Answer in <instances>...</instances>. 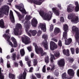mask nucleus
Listing matches in <instances>:
<instances>
[{"label": "nucleus", "instance_id": "9b49d317", "mask_svg": "<svg viewBox=\"0 0 79 79\" xmlns=\"http://www.w3.org/2000/svg\"><path fill=\"white\" fill-rule=\"evenodd\" d=\"M38 27V28H40L41 30L43 31L44 32L46 31V25L45 24L40 23Z\"/></svg>", "mask_w": 79, "mask_h": 79}, {"label": "nucleus", "instance_id": "a18cd8bd", "mask_svg": "<svg viewBox=\"0 0 79 79\" xmlns=\"http://www.w3.org/2000/svg\"><path fill=\"white\" fill-rule=\"evenodd\" d=\"M31 19V15L26 16V20H27V21H29V20H30V19Z\"/></svg>", "mask_w": 79, "mask_h": 79}, {"label": "nucleus", "instance_id": "dca6fc26", "mask_svg": "<svg viewBox=\"0 0 79 79\" xmlns=\"http://www.w3.org/2000/svg\"><path fill=\"white\" fill-rule=\"evenodd\" d=\"M52 11L54 13H55L56 15L58 16L60 15V11L58 10H57L56 7H53L52 9Z\"/></svg>", "mask_w": 79, "mask_h": 79}, {"label": "nucleus", "instance_id": "79ce46f5", "mask_svg": "<svg viewBox=\"0 0 79 79\" xmlns=\"http://www.w3.org/2000/svg\"><path fill=\"white\" fill-rule=\"evenodd\" d=\"M54 55L55 57H58V58H59V56H60V52H56L54 53Z\"/></svg>", "mask_w": 79, "mask_h": 79}, {"label": "nucleus", "instance_id": "bf43d9fd", "mask_svg": "<svg viewBox=\"0 0 79 79\" xmlns=\"http://www.w3.org/2000/svg\"><path fill=\"white\" fill-rule=\"evenodd\" d=\"M27 49L29 52H31L32 49H31V47H27Z\"/></svg>", "mask_w": 79, "mask_h": 79}, {"label": "nucleus", "instance_id": "338daca9", "mask_svg": "<svg viewBox=\"0 0 79 79\" xmlns=\"http://www.w3.org/2000/svg\"><path fill=\"white\" fill-rule=\"evenodd\" d=\"M77 75L78 77H79V69H78L77 71Z\"/></svg>", "mask_w": 79, "mask_h": 79}, {"label": "nucleus", "instance_id": "5fc2aeb1", "mask_svg": "<svg viewBox=\"0 0 79 79\" xmlns=\"http://www.w3.org/2000/svg\"><path fill=\"white\" fill-rule=\"evenodd\" d=\"M41 34H42V31H41L40 30H39L37 33L38 36H40Z\"/></svg>", "mask_w": 79, "mask_h": 79}, {"label": "nucleus", "instance_id": "37998d69", "mask_svg": "<svg viewBox=\"0 0 79 79\" xmlns=\"http://www.w3.org/2000/svg\"><path fill=\"white\" fill-rule=\"evenodd\" d=\"M16 53H13L12 54V58L13 59V60H14L15 61L16 60Z\"/></svg>", "mask_w": 79, "mask_h": 79}, {"label": "nucleus", "instance_id": "9d476101", "mask_svg": "<svg viewBox=\"0 0 79 79\" xmlns=\"http://www.w3.org/2000/svg\"><path fill=\"white\" fill-rule=\"evenodd\" d=\"M74 6L72 4H70L67 7V10L68 13H71L74 11Z\"/></svg>", "mask_w": 79, "mask_h": 79}, {"label": "nucleus", "instance_id": "4be33fe9", "mask_svg": "<svg viewBox=\"0 0 79 79\" xmlns=\"http://www.w3.org/2000/svg\"><path fill=\"white\" fill-rule=\"evenodd\" d=\"M14 10L16 13L17 14V15L19 18V19H23V18H24V16L21 15V14L20 13H19V12L17 11L16 10Z\"/></svg>", "mask_w": 79, "mask_h": 79}, {"label": "nucleus", "instance_id": "7c9ffc66", "mask_svg": "<svg viewBox=\"0 0 79 79\" xmlns=\"http://www.w3.org/2000/svg\"><path fill=\"white\" fill-rule=\"evenodd\" d=\"M54 69H55V65L54 64L51 65V69H50V67H48L47 68V70L48 71H49V70H50V71H53Z\"/></svg>", "mask_w": 79, "mask_h": 79}, {"label": "nucleus", "instance_id": "052dcab7", "mask_svg": "<svg viewBox=\"0 0 79 79\" xmlns=\"http://www.w3.org/2000/svg\"><path fill=\"white\" fill-rule=\"evenodd\" d=\"M57 6L59 8L60 10H61V4H58L57 5Z\"/></svg>", "mask_w": 79, "mask_h": 79}, {"label": "nucleus", "instance_id": "de8ad7c7", "mask_svg": "<svg viewBox=\"0 0 79 79\" xmlns=\"http://www.w3.org/2000/svg\"><path fill=\"white\" fill-rule=\"evenodd\" d=\"M12 18H11V21L12 23H14L15 22V18L14 16L11 17Z\"/></svg>", "mask_w": 79, "mask_h": 79}, {"label": "nucleus", "instance_id": "58836bf2", "mask_svg": "<svg viewBox=\"0 0 79 79\" xmlns=\"http://www.w3.org/2000/svg\"><path fill=\"white\" fill-rule=\"evenodd\" d=\"M33 65L34 66H35L37 64V60L35 59L33 60Z\"/></svg>", "mask_w": 79, "mask_h": 79}, {"label": "nucleus", "instance_id": "c85d7f7f", "mask_svg": "<svg viewBox=\"0 0 79 79\" xmlns=\"http://www.w3.org/2000/svg\"><path fill=\"white\" fill-rule=\"evenodd\" d=\"M9 77L10 79H15V75L11 73L9 74Z\"/></svg>", "mask_w": 79, "mask_h": 79}, {"label": "nucleus", "instance_id": "09e8293b", "mask_svg": "<svg viewBox=\"0 0 79 79\" xmlns=\"http://www.w3.org/2000/svg\"><path fill=\"white\" fill-rule=\"evenodd\" d=\"M75 52L76 54H78L79 53V48H77L75 49Z\"/></svg>", "mask_w": 79, "mask_h": 79}, {"label": "nucleus", "instance_id": "393cba45", "mask_svg": "<svg viewBox=\"0 0 79 79\" xmlns=\"http://www.w3.org/2000/svg\"><path fill=\"white\" fill-rule=\"evenodd\" d=\"M0 27L1 28H4L5 27L4 21L3 19H1L0 20Z\"/></svg>", "mask_w": 79, "mask_h": 79}, {"label": "nucleus", "instance_id": "680f3d73", "mask_svg": "<svg viewBox=\"0 0 79 79\" xmlns=\"http://www.w3.org/2000/svg\"><path fill=\"white\" fill-rule=\"evenodd\" d=\"M9 44L12 47H13V43H12L11 41H10V42H9Z\"/></svg>", "mask_w": 79, "mask_h": 79}, {"label": "nucleus", "instance_id": "2eb2a0df", "mask_svg": "<svg viewBox=\"0 0 79 79\" xmlns=\"http://www.w3.org/2000/svg\"><path fill=\"white\" fill-rule=\"evenodd\" d=\"M15 7L17 9H18L20 11L22 12V13H24V14H25V15H26L27 14V12L26 11V10H25V9H21L22 7L20 6H18L17 5L15 6Z\"/></svg>", "mask_w": 79, "mask_h": 79}, {"label": "nucleus", "instance_id": "a878e982", "mask_svg": "<svg viewBox=\"0 0 79 79\" xmlns=\"http://www.w3.org/2000/svg\"><path fill=\"white\" fill-rule=\"evenodd\" d=\"M29 32L32 34V36H35L37 32L35 30H30L29 31Z\"/></svg>", "mask_w": 79, "mask_h": 79}, {"label": "nucleus", "instance_id": "e433bc0d", "mask_svg": "<svg viewBox=\"0 0 79 79\" xmlns=\"http://www.w3.org/2000/svg\"><path fill=\"white\" fill-rule=\"evenodd\" d=\"M70 51L72 55H74L75 53V50L74 48H70Z\"/></svg>", "mask_w": 79, "mask_h": 79}, {"label": "nucleus", "instance_id": "f704fd0d", "mask_svg": "<svg viewBox=\"0 0 79 79\" xmlns=\"http://www.w3.org/2000/svg\"><path fill=\"white\" fill-rule=\"evenodd\" d=\"M20 52L21 56H23L25 54V52H24V50L23 49H22L20 50Z\"/></svg>", "mask_w": 79, "mask_h": 79}, {"label": "nucleus", "instance_id": "412c9836", "mask_svg": "<svg viewBox=\"0 0 79 79\" xmlns=\"http://www.w3.org/2000/svg\"><path fill=\"white\" fill-rule=\"evenodd\" d=\"M15 29L21 31L22 29V26L19 23H17L15 26Z\"/></svg>", "mask_w": 79, "mask_h": 79}, {"label": "nucleus", "instance_id": "6e6552de", "mask_svg": "<svg viewBox=\"0 0 79 79\" xmlns=\"http://www.w3.org/2000/svg\"><path fill=\"white\" fill-rule=\"evenodd\" d=\"M27 72V70L26 69H25L23 75L22 74H20L19 76L18 77V79H23H23H26Z\"/></svg>", "mask_w": 79, "mask_h": 79}, {"label": "nucleus", "instance_id": "603ef678", "mask_svg": "<svg viewBox=\"0 0 79 79\" xmlns=\"http://www.w3.org/2000/svg\"><path fill=\"white\" fill-rule=\"evenodd\" d=\"M53 30V25L51 24L50 26V31H52Z\"/></svg>", "mask_w": 79, "mask_h": 79}, {"label": "nucleus", "instance_id": "e2e57ef3", "mask_svg": "<svg viewBox=\"0 0 79 79\" xmlns=\"http://www.w3.org/2000/svg\"><path fill=\"white\" fill-rule=\"evenodd\" d=\"M32 70H33V68L31 67L30 69L29 72L30 73H32Z\"/></svg>", "mask_w": 79, "mask_h": 79}, {"label": "nucleus", "instance_id": "b1692460", "mask_svg": "<svg viewBox=\"0 0 79 79\" xmlns=\"http://www.w3.org/2000/svg\"><path fill=\"white\" fill-rule=\"evenodd\" d=\"M65 45H69L72 42V39L69 38L67 39V41L66 40H65Z\"/></svg>", "mask_w": 79, "mask_h": 79}, {"label": "nucleus", "instance_id": "f257e3e1", "mask_svg": "<svg viewBox=\"0 0 79 79\" xmlns=\"http://www.w3.org/2000/svg\"><path fill=\"white\" fill-rule=\"evenodd\" d=\"M0 10V17H3V14L8 16L9 13V10L10 8L9 6L7 5H4L2 6Z\"/></svg>", "mask_w": 79, "mask_h": 79}, {"label": "nucleus", "instance_id": "13d9d810", "mask_svg": "<svg viewBox=\"0 0 79 79\" xmlns=\"http://www.w3.org/2000/svg\"><path fill=\"white\" fill-rule=\"evenodd\" d=\"M19 63L20 64V66H21V67H23V62L22 61H20L19 62Z\"/></svg>", "mask_w": 79, "mask_h": 79}, {"label": "nucleus", "instance_id": "cd10ccee", "mask_svg": "<svg viewBox=\"0 0 79 79\" xmlns=\"http://www.w3.org/2000/svg\"><path fill=\"white\" fill-rule=\"evenodd\" d=\"M33 45L34 46H35L36 53H38V49L39 48V47H38L37 45V44L35 43H33Z\"/></svg>", "mask_w": 79, "mask_h": 79}, {"label": "nucleus", "instance_id": "aec40b11", "mask_svg": "<svg viewBox=\"0 0 79 79\" xmlns=\"http://www.w3.org/2000/svg\"><path fill=\"white\" fill-rule=\"evenodd\" d=\"M61 31L60 30V28L56 27L55 28L54 31V35H57Z\"/></svg>", "mask_w": 79, "mask_h": 79}, {"label": "nucleus", "instance_id": "4468645a", "mask_svg": "<svg viewBox=\"0 0 79 79\" xmlns=\"http://www.w3.org/2000/svg\"><path fill=\"white\" fill-rule=\"evenodd\" d=\"M39 52H40V55L41 56H43L44 55H46L47 53L45 52L43 50V49L42 48H39L38 49V53H36L37 54H39Z\"/></svg>", "mask_w": 79, "mask_h": 79}, {"label": "nucleus", "instance_id": "f3484780", "mask_svg": "<svg viewBox=\"0 0 79 79\" xmlns=\"http://www.w3.org/2000/svg\"><path fill=\"white\" fill-rule=\"evenodd\" d=\"M67 73L69 76H74V72L72 69H69L68 70Z\"/></svg>", "mask_w": 79, "mask_h": 79}, {"label": "nucleus", "instance_id": "f8f14e48", "mask_svg": "<svg viewBox=\"0 0 79 79\" xmlns=\"http://www.w3.org/2000/svg\"><path fill=\"white\" fill-rule=\"evenodd\" d=\"M58 65L60 67L63 68L65 64V62H64V59H62L60 60L58 62Z\"/></svg>", "mask_w": 79, "mask_h": 79}, {"label": "nucleus", "instance_id": "1a4fd4ad", "mask_svg": "<svg viewBox=\"0 0 79 79\" xmlns=\"http://www.w3.org/2000/svg\"><path fill=\"white\" fill-rule=\"evenodd\" d=\"M57 48H58V45L56 43L53 41L50 42V49L51 50H54Z\"/></svg>", "mask_w": 79, "mask_h": 79}, {"label": "nucleus", "instance_id": "49530a36", "mask_svg": "<svg viewBox=\"0 0 79 79\" xmlns=\"http://www.w3.org/2000/svg\"><path fill=\"white\" fill-rule=\"evenodd\" d=\"M58 45L60 47H62V43H61V40H59Z\"/></svg>", "mask_w": 79, "mask_h": 79}, {"label": "nucleus", "instance_id": "69168bd1", "mask_svg": "<svg viewBox=\"0 0 79 79\" xmlns=\"http://www.w3.org/2000/svg\"><path fill=\"white\" fill-rule=\"evenodd\" d=\"M52 39V40H53L54 41V42H58V40H57V39H56V38H53Z\"/></svg>", "mask_w": 79, "mask_h": 79}, {"label": "nucleus", "instance_id": "3c124183", "mask_svg": "<svg viewBox=\"0 0 79 79\" xmlns=\"http://www.w3.org/2000/svg\"><path fill=\"white\" fill-rule=\"evenodd\" d=\"M42 71L43 73H45L46 72V69H45V65H44Z\"/></svg>", "mask_w": 79, "mask_h": 79}, {"label": "nucleus", "instance_id": "bb28decb", "mask_svg": "<svg viewBox=\"0 0 79 79\" xmlns=\"http://www.w3.org/2000/svg\"><path fill=\"white\" fill-rule=\"evenodd\" d=\"M3 36L6 38V39H7V41L8 42H10V36L9 35H8L6 34H4L3 35Z\"/></svg>", "mask_w": 79, "mask_h": 79}, {"label": "nucleus", "instance_id": "ddd939ff", "mask_svg": "<svg viewBox=\"0 0 79 79\" xmlns=\"http://www.w3.org/2000/svg\"><path fill=\"white\" fill-rule=\"evenodd\" d=\"M38 23V22L37 19L35 18H33V19L31 20V24L34 27H36Z\"/></svg>", "mask_w": 79, "mask_h": 79}, {"label": "nucleus", "instance_id": "72a5a7b5", "mask_svg": "<svg viewBox=\"0 0 79 79\" xmlns=\"http://www.w3.org/2000/svg\"><path fill=\"white\" fill-rule=\"evenodd\" d=\"M44 61L46 64H48L49 63V57L47 56L45 58Z\"/></svg>", "mask_w": 79, "mask_h": 79}, {"label": "nucleus", "instance_id": "4d7b16f0", "mask_svg": "<svg viewBox=\"0 0 79 79\" xmlns=\"http://www.w3.org/2000/svg\"><path fill=\"white\" fill-rule=\"evenodd\" d=\"M64 18L63 17H60V21H61V22L62 23H63L64 22Z\"/></svg>", "mask_w": 79, "mask_h": 79}, {"label": "nucleus", "instance_id": "4c0bfd02", "mask_svg": "<svg viewBox=\"0 0 79 79\" xmlns=\"http://www.w3.org/2000/svg\"><path fill=\"white\" fill-rule=\"evenodd\" d=\"M62 79H67V77H66V72L62 74Z\"/></svg>", "mask_w": 79, "mask_h": 79}, {"label": "nucleus", "instance_id": "864d4df0", "mask_svg": "<svg viewBox=\"0 0 79 79\" xmlns=\"http://www.w3.org/2000/svg\"><path fill=\"white\" fill-rule=\"evenodd\" d=\"M14 64L15 67H18V63H17L16 62H14Z\"/></svg>", "mask_w": 79, "mask_h": 79}, {"label": "nucleus", "instance_id": "774afa93", "mask_svg": "<svg viewBox=\"0 0 79 79\" xmlns=\"http://www.w3.org/2000/svg\"><path fill=\"white\" fill-rule=\"evenodd\" d=\"M31 58H33V57H34V53L31 52Z\"/></svg>", "mask_w": 79, "mask_h": 79}, {"label": "nucleus", "instance_id": "c03bdc74", "mask_svg": "<svg viewBox=\"0 0 79 79\" xmlns=\"http://www.w3.org/2000/svg\"><path fill=\"white\" fill-rule=\"evenodd\" d=\"M69 61L70 63H73V61H74V59L73 58H70L69 59Z\"/></svg>", "mask_w": 79, "mask_h": 79}, {"label": "nucleus", "instance_id": "39448f33", "mask_svg": "<svg viewBox=\"0 0 79 79\" xmlns=\"http://www.w3.org/2000/svg\"><path fill=\"white\" fill-rule=\"evenodd\" d=\"M73 31L75 32V37L76 40L77 42L78 43V45H79V28L77 27H75L74 28L72 29Z\"/></svg>", "mask_w": 79, "mask_h": 79}, {"label": "nucleus", "instance_id": "20e7f679", "mask_svg": "<svg viewBox=\"0 0 79 79\" xmlns=\"http://www.w3.org/2000/svg\"><path fill=\"white\" fill-rule=\"evenodd\" d=\"M48 37L47 35H46L44 34L42 36V38L45 40V42H42V44L46 50H48V42L47 41V39Z\"/></svg>", "mask_w": 79, "mask_h": 79}, {"label": "nucleus", "instance_id": "c9c22d12", "mask_svg": "<svg viewBox=\"0 0 79 79\" xmlns=\"http://www.w3.org/2000/svg\"><path fill=\"white\" fill-rule=\"evenodd\" d=\"M53 60H55V57L54 55L52 54L50 58V61L51 63H53Z\"/></svg>", "mask_w": 79, "mask_h": 79}, {"label": "nucleus", "instance_id": "0e129e2a", "mask_svg": "<svg viewBox=\"0 0 79 79\" xmlns=\"http://www.w3.org/2000/svg\"><path fill=\"white\" fill-rule=\"evenodd\" d=\"M72 67L73 68H74V69H77V66H76V65L74 64H73V66Z\"/></svg>", "mask_w": 79, "mask_h": 79}, {"label": "nucleus", "instance_id": "7ed1b4c3", "mask_svg": "<svg viewBox=\"0 0 79 79\" xmlns=\"http://www.w3.org/2000/svg\"><path fill=\"white\" fill-rule=\"evenodd\" d=\"M39 13L40 15L42 16V18H44V20L48 19V20L50 21L51 19V17H50L48 14L45 13L44 11L40 10Z\"/></svg>", "mask_w": 79, "mask_h": 79}, {"label": "nucleus", "instance_id": "2f4dec72", "mask_svg": "<svg viewBox=\"0 0 79 79\" xmlns=\"http://www.w3.org/2000/svg\"><path fill=\"white\" fill-rule=\"evenodd\" d=\"M33 2L34 4H35V5H41V4H42V2H40V1H38L37 0L33 1Z\"/></svg>", "mask_w": 79, "mask_h": 79}, {"label": "nucleus", "instance_id": "a19ab883", "mask_svg": "<svg viewBox=\"0 0 79 79\" xmlns=\"http://www.w3.org/2000/svg\"><path fill=\"white\" fill-rule=\"evenodd\" d=\"M25 26L26 27H29V25L30 24V23L27 21H26L24 23Z\"/></svg>", "mask_w": 79, "mask_h": 79}, {"label": "nucleus", "instance_id": "6ab92c4d", "mask_svg": "<svg viewBox=\"0 0 79 79\" xmlns=\"http://www.w3.org/2000/svg\"><path fill=\"white\" fill-rule=\"evenodd\" d=\"M62 52L64 55H66V56H69V49H67L66 50L65 49H64L62 51Z\"/></svg>", "mask_w": 79, "mask_h": 79}, {"label": "nucleus", "instance_id": "423d86ee", "mask_svg": "<svg viewBox=\"0 0 79 79\" xmlns=\"http://www.w3.org/2000/svg\"><path fill=\"white\" fill-rule=\"evenodd\" d=\"M68 29V26L67 25L65 24L64 26V31L63 33V37L64 39H67V37L68 36V34H67V31Z\"/></svg>", "mask_w": 79, "mask_h": 79}, {"label": "nucleus", "instance_id": "a211bd4d", "mask_svg": "<svg viewBox=\"0 0 79 79\" xmlns=\"http://www.w3.org/2000/svg\"><path fill=\"white\" fill-rule=\"evenodd\" d=\"M11 39L12 40V42H13L14 43V47L16 48V47H18V43H17V41H16V40L15 39V38L13 37H11Z\"/></svg>", "mask_w": 79, "mask_h": 79}, {"label": "nucleus", "instance_id": "c756f323", "mask_svg": "<svg viewBox=\"0 0 79 79\" xmlns=\"http://www.w3.org/2000/svg\"><path fill=\"white\" fill-rule=\"evenodd\" d=\"M14 34L15 35H20L21 34L20 33H19V30L16 29L14 30Z\"/></svg>", "mask_w": 79, "mask_h": 79}, {"label": "nucleus", "instance_id": "f03ea898", "mask_svg": "<svg viewBox=\"0 0 79 79\" xmlns=\"http://www.w3.org/2000/svg\"><path fill=\"white\" fill-rule=\"evenodd\" d=\"M68 18L69 19H71V22L73 23L74 24H77L79 21L78 17H74L73 14H69L68 15Z\"/></svg>", "mask_w": 79, "mask_h": 79}, {"label": "nucleus", "instance_id": "5701e85b", "mask_svg": "<svg viewBox=\"0 0 79 79\" xmlns=\"http://www.w3.org/2000/svg\"><path fill=\"white\" fill-rule=\"evenodd\" d=\"M75 5H76V6L75 8V11H76V12H78V11H79V3H78V2H75Z\"/></svg>", "mask_w": 79, "mask_h": 79}, {"label": "nucleus", "instance_id": "8fccbe9b", "mask_svg": "<svg viewBox=\"0 0 79 79\" xmlns=\"http://www.w3.org/2000/svg\"><path fill=\"white\" fill-rule=\"evenodd\" d=\"M31 61L28 60L27 61V64L29 67H30V66H31Z\"/></svg>", "mask_w": 79, "mask_h": 79}, {"label": "nucleus", "instance_id": "ea45409f", "mask_svg": "<svg viewBox=\"0 0 79 79\" xmlns=\"http://www.w3.org/2000/svg\"><path fill=\"white\" fill-rule=\"evenodd\" d=\"M35 75L37 78L38 79H40V78H41V74L40 73H35Z\"/></svg>", "mask_w": 79, "mask_h": 79}, {"label": "nucleus", "instance_id": "6e6d98bb", "mask_svg": "<svg viewBox=\"0 0 79 79\" xmlns=\"http://www.w3.org/2000/svg\"><path fill=\"white\" fill-rule=\"evenodd\" d=\"M10 17H13V16H13V12L11 10H10Z\"/></svg>", "mask_w": 79, "mask_h": 79}, {"label": "nucleus", "instance_id": "473e14b6", "mask_svg": "<svg viewBox=\"0 0 79 79\" xmlns=\"http://www.w3.org/2000/svg\"><path fill=\"white\" fill-rule=\"evenodd\" d=\"M4 75L2 73V69L0 68V79H4Z\"/></svg>", "mask_w": 79, "mask_h": 79}, {"label": "nucleus", "instance_id": "0eeeda50", "mask_svg": "<svg viewBox=\"0 0 79 79\" xmlns=\"http://www.w3.org/2000/svg\"><path fill=\"white\" fill-rule=\"evenodd\" d=\"M22 40L23 42L25 44V45L29 44L31 42L30 38L27 36L23 37L22 38Z\"/></svg>", "mask_w": 79, "mask_h": 79}]
</instances>
